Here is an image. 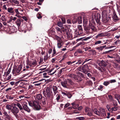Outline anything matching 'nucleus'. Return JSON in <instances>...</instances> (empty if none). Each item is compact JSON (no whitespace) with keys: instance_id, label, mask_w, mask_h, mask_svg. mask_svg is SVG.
Returning a JSON list of instances; mask_svg holds the SVG:
<instances>
[{"instance_id":"nucleus-55","label":"nucleus","mask_w":120,"mask_h":120,"mask_svg":"<svg viewBox=\"0 0 120 120\" xmlns=\"http://www.w3.org/2000/svg\"><path fill=\"white\" fill-rule=\"evenodd\" d=\"M87 115H88L89 116H92V113L91 112L89 111L88 112H87Z\"/></svg>"},{"instance_id":"nucleus-8","label":"nucleus","mask_w":120,"mask_h":120,"mask_svg":"<svg viewBox=\"0 0 120 120\" xmlns=\"http://www.w3.org/2000/svg\"><path fill=\"white\" fill-rule=\"evenodd\" d=\"M61 29L62 31L64 32V33H66L68 36H70V33L67 26L63 27L61 28Z\"/></svg>"},{"instance_id":"nucleus-38","label":"nucleus","mask_w":120,"mask_h":120,"mask_svg":"<svg viewBox=\"0 0 120 120\" xmlns=\"http://www.w3.org/2000/svg\"><path fill=\"white\" fill-rule=\"evenodd\" d=\"M57 25L60 27H61L63 26V24L61 22H58L57 23Z\"/></svg>"},{"instance_id":"nucleus-53","label":"nucleus","mask_w":120,"mask_h":120,"mask_svg":"<svg viewBox=\"0 0 120 120\" xmlns=\"http://www.w3.org/2000/svg\"><path fill=\"white\" fill-rule=\"evenodd\" d=\"M70 104L69 103H68L65 104V105L64 106V108H66Z\"/></svg>"},{"instance_id":"nucleus-42","label":"nucleus","mask_w":120,"mask_h":120,"mask_svg":"<svg viewBox=\"0 0 120 120\" xmlns=\"http://www.w3.org/2000/svg\"><path fill=\"white\" fill-rule=\"evenodd\" d=\"M113 105L114 106H116L117 105V103L116 101L115 100H113Z\"/></svg>"},{"instance_id":"nucleus-60","label":"nucleus","mask_w":120,"mask_h":120,"mask_svg":"<svg viewBox=\"0 0 120 120\" xmlns=\"http://www.w3.org/2000/svg\"><path fill=\"white\" fill-rule=\"evenodd\" d=\"M87 20L83 19V22L85 24H86L87 23Z\"/></svg>"},{"instance_id":"nucleus-41","label":"nucleus","mask_w":120,"mask_h":120,"mask_svg":"<svg viewBox=\"0 0 120 120\" xmlns=\"http://www.w3.org/2000/svg\"><path fill=\"white\" fill-rule=\"evenodd\" d=\"M92 37H91V36H89V37H87L86 38L83 39L82 40L84 41H86V40L90 39V38H91Z\"/></svg>"},{"instance_id":"nucleus-12","label":"nucleus","mask_w":120,"mask_h":120,"mask_svg":"<svg viewBox=\"0 0 120 120\" xmlns=\"http://www.w3.org/2000/svg\"><path fill=\"white\" fill-rule=\"evenodd\" d=\"M89 26L90 28L92 31H95L96 30V29L94 25L91 23H90L89 24Z\"/></svg>"},{"instance_id":"nucleus-22","label":"nucleus","mask_w":120,"mask_h":120,"mask_svg":"<svg viewBox=\"0 0 120 120\" xmlns=\"http://www.w3.org/2000/svg\"><path fill=\"white\" fill-rule=\"evenodd\" d=\"M113 15L112 18L115 21L119 20L118 18L115 13H113Z\"/></svg>"},{"instance_id":"nucleus-3","label":"nucleus","mask_w":120,"mask_h":120,"mask_svg":"<svg viewBox=\"0 0 120 120\" xmlns=\"http://www.w3.org/2000/svg\"><path fill=\"white\" fill-rule=\"evenodd\" d=\"M72 22L73 24H75L77 22L79 24L82 23V18L81 16L77 17L75 16L72 20Z\"/></svg>"},{"instance_id":"nucleus-54","label":"nucleus","mask_w":120,"mask_h":120,"mask_svg":"<svg viewBox=\"0 0 120 120\" xmlns=\"http://www.w3.org/2000/svg\"><path fill=\"white\" fill-rule=\"evenodd\" d=\"M13 98V97H11L10 96L7 97V99H12Z\"/></svg>"},{"instance_id":"nucleus-31","label":"nucleus","mask_w":120,"mask_h":120,"mask_svg":"<svg viewBox=\"0 0 120 120\" xmlns=\"http://www.w3.org/2000/svg\"><path fill=\"white\" fill-rule=\"evenodd\" d=\"M8 6V4H4L3 5L2 9L4 10H8L7 7Z\"/></svg>"},{"instance_id":"nucleus-7","label":"nucleus","mask_w":120,"mask_h":120,"mask_svg":"<svg viewBox=\"0 0 120 120\" xmlns=\"http://www.w3.org/2000/svg\"><path fill=\"white\" fill-rule=\"evenodd\" d=\"M22 105L23 107V109H24L25 110L28 112H30V110L27 106V103L25 101L24 102Z\"/></svg>"},{"instance_id":"nucleus-57","label":"nucleus","mask_w":120,"mask_h":120,"mask_svg":"<svg viewBox=\"0 0 120 120\" xmlns=\"http://www.w3.org/2000/svg\"><path fill=\"white\" fill-rule=\"evenodd\" d=\"M57 97L56 98V99L57 100H58L60 98V95L59 94H58L57 95H56Z\"/></svg>"},{"instance_id":"nucleus-15","label":"nucleus","mask_w":120,"mask_h":120,"mask_svg":"<svg viewBox=\"0 0 120 120\" xmlns=\"http://www.w3.org/2000/svg\"><path fill=\"white\" fill-rule=\"evenodd\" d=\"M22 20L21 19H18L17 20L16 22V24L18 27L20 26Z\"/></svg>"},{"instance_id":"nucleus-64","label":"nucleus","mask_w":120,"mask_h":120,"mask_svg":"<svg viewBox=\"0 0 120 120\" xmlns=\"http://www.w3.org/2000/svg\"><path fill=\"white\" fill-rule=\"evenodd\" d=\"M36 64V62L35 61H34L32 63V65H35Z\"/></svg>"},{"instance_id":"nucleus-39","label":"nucleus","mask_w":120,"mask_h":120,"mask_svg":"<svg viewBox=\"0 0 120 120\" xmlns=\"http://www.w3.org/2000/svg\"><path fill=\"white\" fill-rule=\"evenodd\" d=\"M85 30L86 31V32L90 30V28L89 27H85L84 28Z\"/></svg>"},{"instance_id":"nucleus-51","label":"nucleus","mask_w":120,"mask_h":120,"mask_svg":"<svg viewBox=\"0 0 120 120\" xmlns=\"http://www.w3.org/2000/svg\"><path fill=\"white\" fill-rule=\"evenodd\" d=\"M61 20L63 24H64L66 22L65 19L64 18H63L61 19Z\"/></svg>"},{"instance_id":"nucleus-50","label":"nucleus","mask_w":120,"mask_h":120,"mask_svg":"<svg viewBox=\"0 0 120 120\" xmlns=\"http://www.w3.org/2000/svg\"><path fill=\"white\" fill-rule=\"evenodd\" d=\"M109 83H112L113 82H116V80L115 79H112L110 80L109 81Z\"/></svg>"},{"instance_id":"nucleus-26","label":"nucleus","mask_w":120,"mask_h":120,"mask_svg":"<svg viewBox=\"0 0 120 120\" xmlns=\"http://www.w3.org/2000/svg\"><path fill=\"white\" fill-rule=\"evenodd\" d=\"M72 105L74 106L73 107L74 109H76L78 106L79 105L78 104H75V102L72 103L71 104Z\"/></svg>"},{"instance_id":"nucleus-5","label":"nucleus","mask_w":120,"mask_h":120,"mask_svg":"<svg viewBox=\"0 0 120 120\" xmlns=\"http://www.w3.org/2000/svg\"><path fill=\"white\" fill-rule=\"evenodd\" d=\"M22 68L21 65H19L18 67L14 69L13 70V74L15 76L19 75Z\"/></svg>"},{"instance_id":"nucleus-16","label":"nucleus","mask_w":120,"mask_h":120,"mask_svg":"<svg viewBox=\"0 0 120 120\" xmlns=\"http://www.w3.org/2000/svg\"><path fill=\"white\" fill-rule=\"evenodd\" d=\"M3 113L4 114L5 116V117L4 118L5 120L7 119H9L11 118V117L8 114L7 112L5 111H4L3 112Z\"/></svg>"},{"instance_id":"nucleus-47","label":"nucleus","mask_w":120,"mask_h":120,"mask_svg":"<svg viewBox=\"0 0 120 120\" xmlns=\"http://www.w3.org/2000/svg\"><path fill=\"white\" fill-rule=\"evenodd\" d=\"M56 53V51L55 49L54 48L53 49V52L52 54V56H54Z\"/></svg>"},{"instance_id":"nucleus-23","label":"nucleus","mask_w":120,"mask_h":120,"mask_svg":"<svg viewBox=\"0 0 120 120\" xmlns=\"http://www.w3.org/2000/svg\"><path fill=\"white\" fill-rule=\"evenodd\" d=\"M78 31L80 32V34H82L83 33V31L82 28V26H78Z\"/></svg>"},{"instance_id":"nucleus-25","label":"nucleus","mask_w":120,"mask_h":120,"mask_svg":"<svg viewBox=\"0 0 120 120\" xmlns=\"http://www.w3.org/2000/svg\"><path fill=\"white\" fill-rule=\"evenodd\" d=\"M6 108L8 110H11L12 109V106L11 105L7 104L6 106Z\"/></svg>"},{"instance_id":"nucleus-40","label":"nucleus","mask_w":120,"mask_h":120,"mask_svg":"<svg viewBox=\"0 0 120 120\" xmlns=\"http://www.w3.org/2000/svg\"><path fill=\"white\" fill-rule=\"evenodd\" d=\"M101 41L98 40L96 41L95 43V44L96 45L98 44H100L101 43Z\"/></svg>"},{"instance_id":"nucleus-62","label":"nucleus","mask_w":120,"mask_h":120,"mask_svg":"<svg viewBox=\"0 0 120 120\" xmlns=\"http://www.w3.org/2000/svg\"><path fill=\"white\" fill-rule=\"evenodd\" d=\"M117 10L119 13L120 12V7L119 6H117Z\"/></svg>"},{"instance_id":"nucleus-1","label":"nucleus","mask_w":120,"mask_h":120,"mask_svg":"<svg viewBox=\"0 0 120 120\" xmlns=\"http://www.w3.org/2000/svg\"><path fill=\"white\" fill-rule=\"evenodd\" d=\"M61 83L63 87L67 89H70L71 87V85L74 84V83L72 81L69 79L65 80L64 81L61 82Z\"/></svg>"},{"instance_id":"nucleus-29","label":"nucleus","mask_w":120,"mask_h":120,"mask_svg":"<svg viewBox=\"0 0 120 120\" xmlns=\"http://www.w3.org/2000/svg\"><path fill=\"white\" fill-rule=\"evenodd\" d=\"M10 72V70L9 69L7 72H4V75H3V76H7L9 74Z\"/></svg>"},{"instance_id":"nucleus-24","label":"nucleus","mask_w":120,"mask_h":120,"mask_svg":"<svg viewBox=\"0 0 120 120\" xmlns=\"http://www.w3.org/2000/svg\"><path fill=\"white\" fill-rule=\"evenodd\" d=\"M16 106L19 108L20 110H21V112H22V110H23V107H22L21 105L19 103H17L16 104Z\"/></svg>"},{"instance_id":"nucleus-61","label":"nucleus","mask_w":120,"mask_h":120,"mask_svg":"<svg viewBox=\"0 0 120 120\" xmlns=\"http://www.w3.org/2000/svg\"><path fill=\"white\" fill-rule=\"evenodd\" d=\"M13 3L17 4H19V2L17 0H15Z\"/></svg>"},{"instance_id":"nucleus-11","label":"nucleus","mask_w":120,"mask_h":120,"mask_svg":"<svg viewBox=\"0 0 120 120\" xmlns=\"http://www.w3.org/2000/svg\"><path fill=\"white\" fill-rule=\"evenodd\" d=\"M100 112L101 114V115L102 116H105V110L102 108H100L99 109Z\"/></svg>"},{"instance_id":"nucleus-4","label":"nucleus","mask_w":120,"mask_h":120,"mask_svg":"<svg viewBox=\"0 0 120 120\" xmlns=\"http://www.w3.org/2000/svg\"><path fill=\"white\" fill-rule=\"evenodd\" d=\"M43 93L44 96L46 97L49 98L50 96L49 88L48 87L45 88L43 90Z\"/></svg>"},{"instance_id":"nucleus-30","label":"nucleus","mask_w":120,"mask_h":120,"mask_svg":"<svg viewBox=\"0 0 120 120\" xmlns=\"http://www.w3.org/2000/svg\"><path fill=\"white\" fill-rule=\"evenodd\" d=\"M36 97L37 99L38 100H41V98L42 99V95L41 94H38L36 95Z\"/></svg>"},{"instance_id":"nucleus-58","label":"nucleus","mask_w":120,"mask_h":120,"mask_svg":"<svg viewBox=\"0 0 120 120\" xmlns=\"http://www.w3.org/2000/svg\"><path fill=\"white\" fill-rule=\"evenodd\" d=\"M15 13L17 14H20L19 12L18 11V9H16L15 10Z\"/></svg>"},{"instance_id":"nucleus-14","label":"nucleus","mask_w":120,"mask_h":120,"mask_svg":"<svg viewBox=\"0 0 120 120\" xmlns=\"http://www.w3.org/2000/svg\"><path fill=\"white\" fill-rule=\"evenodd\" d=\"M82 71L85 74H86L87 73V72L89 71L88 67L86 66V67H84L82 69Z\"/></svg>"},{"instance_id":"nucleus-52","label":"nucleus","mask_w":120,"mask_h":120,"mask_svg":"<svg viewBox=\"0 0 120 120\" xmlns=\"http://www.w3.org/2000/svg\"><path fill=\"white\" fill-rule=\"evenodd\" d=\"M42 99H43L42 102L43 103V104L44 105L45 104V99L44 97Z\"/></svg>"},{"instance_id":"nucleus-13","label":"nucleus","mask_w":120,"mask_h":120,"mask_svg":"<svg viewBox=\"0 0 120 120\" xmlns=\"http://www.w3.org/2000/svg\"><path fill=\"white\" fill-rule=\"evenodd\" d=\"M13 9L14 8L12 7H9L8 8L7 11L8 12L11 14H14L15 12L13 10Z\"/></svg>"},{"instance_id":"nucleus-49","label":"nucleus","mask_w":120,"mask_h":120,"mask_svg":"<svg viewBox=\"0 0 120 120\" xmlns=\"http://www.w3.org/2000/svg\"><path fill=\"white\" fill-rule=\"evenodd\" d=\"M76 52L79 53H82V50L81 49H79L77 50L76 51Z\"/></svg>"},{"instance_id":"nucleus-35","label":"nucleus","mask_w":120,"mask_h":120,"mask_svg":"<svg viewBox=\"0 0 120 120\" xmlns=\"http://www.w3.org/2000/svg\"><path fill=\"white\" fill-rule=\"evenodd\" d=\"M55 37L56 38L58 42L60 41H62V40L57 35H56L55 36Z\"/></svg>"},{"instance_id":"nucleus-37","label":"nucleus","mask_w":120,"mask_h":120,"mask_svg":"<svg viewBox=\"0 0 120 120\" xmlns=\"http://www.w3.org/2000/svg\"><path fill=\"white\" fill-rule=\"evenodd\" d=\"M67 96L68 98H70L72 96V95L69 92H68L67 93Z\"/></svg>"},{"instance_id":"nucleus-32","label":"nucleus","mask_w":120,"mask_h":120,"mask_svg":"<svg viewBox=\"0 0 120 120\" xmlns=\"http://www.w3.org/2000/svg\"><path fill=\"white\" fill-rule=\"evenodd\" d=\"M68 75L70 77L73 78L74 79H75L76 76L74 74H71L69 75Z\"/></svg>"},{"instance_id":"nucleus-59","label":"nucleus","mask_w":120,"mask_h":120,"mask_svg":"<svg viewBox=\"0 0 120 120\" xmlns=\"http://www.w3.org/2000/svg\"><path fill=\"white\" fill-rule=\"evenodd\" d=\"M12 89L11 87H9L6 89L5 91L6 92H8L9 90H11Z\"/></svg>"},{"instance_id":"nucleus-17","label":"nucleus","mask_w":120,"mask_h":120,"mask_svg":"<svg viewBox=\"0 0 120 120\" xmlns=\"http://www.w3.org/2000/svg\"><path fill=\"white\" fill-rule=\"evenodd\" d=\"M80 32L78 30H76L75 31L74 33L75 36L76 37H78L79 36H81L82 34H80Z\"/></svg>"},{"instance_id":"nucleus-6","label":"nucleus","mask_w":120,"mask_h":120,"mask_svg":"<svg viewBox=\"0 0 120 120\" xmlns=\"http://www.w3.org/2000/svg\"><path fill=\"white\" fill-rule=\"evenodd\" d=\"M104 12H103L102 14V20L103 22L105 23L108 22L109 18L107 17L106 14H104Z\"/></svg>"},{"instance_id":"nucleus-28","label":"nucleus","mask_w":120,"mask_h":120,"mask_svg":"<svg viewBox=\"0 0 120 120\" xmlns=\"http://www.w3.org/2000/svg\"><path fill=\"white\" fill-rule=\"evenodd\" d=\"M55 29H56L57 32L60 33V34L62 33V32L60 29L58 27H56L55 28Z\"/></svg>"},{"instance_id":"nucleus-20","label":"nucleus","mask_w":120,"mask_h":120,"mask_svg":"<svg viewBox=\"0 0 120 120\" xmlns=\"http://www.w3.org/2000/svg\"><path fill=\"white\" fill-rule=\"evenodd\" d=\"M75 80L77 82H79L81 81L82 79L78 75L76 76Z\"/></svg>"},{"instance_id":"nucleus-9","label":"nucleus","mask_w":120,"mask_h":120,"mask_svg":"<svg viewBox=\"0 0 120 120\" xmlns=\"http://www.w3.org/2000/svg\"><path fill=\"white\" fill-rule=\"evenodd\" d=\"M11 112L14 115L16 116V114L19 112V110L16 107H13L11 110Z\"/></svg>"},{"instance_id":"nucleus-27","label":"nucleus","mask_w":120,"mask_h":120,"mask_svg":"<svg viewBox=\"0 0 120 120\" xmlns=\"http://www.w3.org/2000/svg\"><path fill=\"white\" fill-rule=\"evenodd\" d=\"M100 62L101 63V66L104 67H105L106 66L107 64L103 60L100 61Z\"/></svg>"},{"instance_id":"nucleus-36","label":"nucleus","mask_w":120,"mask_h":120,"mask_svg":"<svg viewBox=\"0 0 120 120\" xmlns=\"http://www.w3.org/2000/svg\"><path fill=\"white\" fill-rule=\"evenodd\" d=\"M110 83L109 82V81H105L103 83L104 85L105 86H107Z\"/></svg>"},{"instance_id":"nucleus-45","label":"nucleus","mask_w":120,"mask_h":120,"mask_svg":"<svg viewBox=\"0 0 120 120\" xmlns=\"http://www.w3.org/2000/svg\"><path fill=\"white\" fill-rule=\"evenodd\" d=\"M66 92H62V94L63 95H65V96H67V93H68V92H67V91H65Z\"/></svg>"},{"instance_id":"nucleus-63","label":"nucleus","mask_w":120,"mask_h":120,"mask_svg":"<svg viewBox=\"0 0 120 120\" xmlns=\"http://www.w3.org/2000/svg\"><path fill=\"white\" fill-rule=\"evenodd\" d=\"M103 88V86L101 85H100L99 86V87L98 88V89L100 90H101V89H102Z\"/></svg>"},{"instance_id":"nucleus-2","label":"nucleus","mask_w":120,"mask_h":120,"mask_svg":"<svg viewBox=\"0 0 120 120\" xmlns=\"http://www.w3.org/2000/svg\"><path fill=\"white\" fill-rule=\"evenodd\" d=\"M29 105L32 107L35 110H40V106L38 104V103L36 101H30L28 102Z\"/></svg>"},{"instance_id":"nucleus-46","label":"nucleus","mask_w":120,"mask_h":120,"mask_svg":"<svg viewBox=\"0 0 120 120\" xmlns=\"http://www.w3.org/2000/svg\"><path fill=\"white\" fill-rule=\"evenodd\" d=\"M85 117H78V119L79 120H83L85 119Z\"/></svg>"},{"instance_id":"nucleus-33","label":"nucleus","mask_w":120,"mask_h":120,"mask_svg":"<svg viewBox=\"0 0 120 120\" xmlns=\"http://www.w3.org/2000/svg\"><path fill=\"white\" fill-rule=\"evenodd\" d=\"M12 16H11L9 17V20H8L7 21V22L8 23H11L12 22Z\"/></svg>"},{"instance_id":"nucleus-34","label":"nucleus","mask_w":120,"mask_h":120,"mask_svg":"<svg viewBox=\"0 0 120 120\" xmlns=\"http://www.w3.org/2000/svg\"><path fill=\"white\" fill-rule=\"evenodd\" d=\"M118 108L117 107H114L111 108V109L112 111H116L117 110Z\"/></svg>"},{"instance_id":"nucleus-44","label":"nucleus","mask_w":120,"mask_h":120,"mask_svg":"<svg viewBox=\"0 0 120 120\" xmlns=\"http://www.w3.org/2000/svg\"><path fill=\"white\" fill-rule=\"evenodd\" d=\"M90 109L88 107H86L85 109V111L86 112H88L90 111Z\"/></svg>"},{"instance_id":"nucleus-18","label":"nucleus","mask_w":120,"mask_h":120,"mask_svg":"<svg viewBox=\"0 0 120 120\" xmlns=\"http://www.w3.org/2000/svg\"><path fill=\"white\" fill-rule=\"evenodd\" d=\"M52 89L54 92V95H55L58 93L57 91V88L56 86H53L52 87Z\"/></svg>"},{"instance_id":"nucleus-43","label":"nucleus","mask_w":120,"mask_h":120,"mask_svg":"<svg viewBox=\"0 0 120 120\" xmlns=\"http://www.w3.org/2000/svg\"><path fill=\"white\" fill-rule=\"evenodd\" d=\"M48 58V54L47 53L44 56V59L45 60H46Z\"/></svg>"},{"instance_id":"nucleus-19","label":"nucleus","mask_w":120,"mask_h":120,"mask_svg":"<svg viewBox=\"0 0 120 120\" xmlns=\"http://www.w3.org/2000/svg\"><path fill=\"white\" fill-rule=\"evenodd\" d=\"M93 112H94L95 114L98 116H100L101 115V114L100 112L97 109H94Z\"/></svg>"},{"instance_id":"nucleus-48","label":"nucleus","mask_w":120,"mask_h":120,"mask_svg":"<svg viewBox=\"0 0 120 120\" xmlns=\"http://www.w3.org/2000/svg\"><path fill=\"white\" fill-rule=\"evenodd\" d=\"M91 60V59H85V60L84 61V62L82 64V65H83L86 62L88 61H89L90 60Z\"/></svg>"},{"instance_id":"nucleus-10","label":"nucleus","mask_w":120,"mask_h":120,"mask_svg":"<svg viewBox=\"0 0 120 120\" xmlns=\"http://www.w3.org/2000/svg\"><path fill=\"white\" fill-rule=\"evenodd\" d=\"M106 36L105 33L101 32L98 34L95 37V38L96 39L104 37Z\"/></svg>"},{"instance_id":"nucleus-56","label":"nucleus","mask_w":120,"mask_h":120,"mask_svg":"<svg viewBox=\"0 0 120 120\" xmlns=\"http://www.w3.org/2000/svg\"><path fill=\"white\" fill-rule=\"evenodd\" d=\"M116 97H117V99L118 100V101L119 102V99H120V96L119 95H116Z\"/></svg>"},{"instance_id":"nucleus-21","label":"nucleus","mask_w":120,"mask_h":120,"mask_svg":"<svg viewBox=\"0 0 120 120\" xmlns=\"http://www.w3.org/2000/svg\"><path fill=\"white\" fill-rule=\"evenodd\" d=\"M62 41L58 42L57 47L58 48H61L63 45Z\"/></svg>"}]
</instances>
